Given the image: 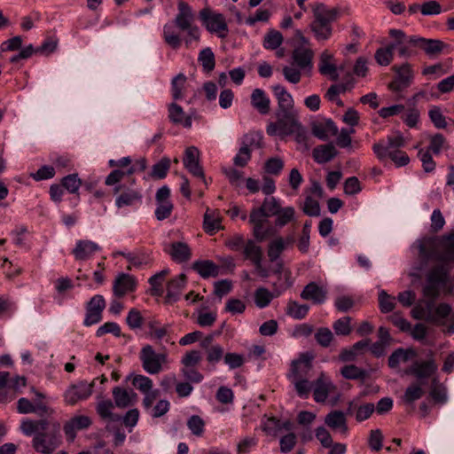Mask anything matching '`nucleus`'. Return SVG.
<instances>
[{
  "instance_id": "3",
  "label": "nucleus",
  "mask_w": 454,
  "mask_h": 454,
  "mask_svg": "<svg viewBox=\"0 0 454 454\" xmlns=\"http://www.w3.org/2000/svg\"><path fill=\"white\" fill-rule=\"evenodd\" d=\"M177 14L174 19V24L180 31L186 32L184 38L185 44L188 46L192 41H198L200 36V28L194 25L195 14L192 7L184 1L177 4Z\"/></svg>"
},
{
  "instance_id": "53",
  "label": "nucleus",
  "mask_w": 454,
  "mask_h": 454,
  "mask_svg": "<svg viewBox=\"0 0 454 454\" xmlns=\"http://www.w3.org/2000/svg\"><path fill=\"white\" fill-rule=\"evenodd\" d=\"M341 375L347 380H364L367 377L365 370L355 364L345 365L340 370Z\"/></svg>"
},
{
  "instance_id": "22",
  "label": "nucleus",
  "mask_w": 454,
  "mask_h": 454,
  "mask_svg": "<svg viewBox=\"0 0 454 454\" xmlns=\"http://www.w3.org/2000/svg\"><path fill=\"white\" fill-rule=\"evenodd\" d=\"M314 52L310 49L298 47L292 52V64L305 72H310L313 68Z\"/></svg>"
},
{
  "instance_id": "58",
  "label": "nucleus",
  "mask_w": 454,
  "mask_h": 454,
  "mask_svg": "<svg viewBox=\"0 0 454 454\" xmlns=\"http://www.w3.org/2000/svg\"><path fill=\"white\" fill-rule=\"evenodd\" d=\"M350 323V317H342L333 324V329L337 335L348 336L352 331Z\"/></svg>"
},
{
  "instance_id": "60",
  "label": "nucleus",
  "mask_w": 454,
  "mask_h": 454,
  "mask_svg": "<svg viewBox=\"0 0 454 454\" xmlns=\"http://www.w3.org/2000/svg\"><path fill=\"white\" fill-rule=\"evenodd\" d=\"M388 35L391 38L394 39V42L390 43L388 46L394 51L398 46L402 44L410 43L409 38L405 33L401 29L391 28L388 32Z\"/></svg>"
},
{
  "instance_id": "8",
  "label": "nucleus",
  "mask_w": 454,
  "mask_h": 454,
  "mask_svg": "<svg viewBox=\"0 0 454 454\" xmlns=\"http://www.w3.org/2000/svg\"><path fill=\"white\" fill-rule=\"evenodd\" d=\"M437 370L438 365L434 357V353L429 351L427 360L415 361L407 370H405V374L412 375L417 380H422L434 376Z\"/></svg>"
},
{
  "instance_id": "27",
  "label": "nucleus",
  "mask_w": 454,
  "mask_h": 454,
  "mask_svg": "<svg viewBox=\"0 0 454 454\" xmlns=\"http://www.w3.org/2000/svg\"><path fill=\"white\" fill-rule=\"evenodd\" d=\"M185 281L186 278L183 273L168 281L166 294L168 302L173 303L179 300L181 291L185 286Z\"/></svg>"
},
{
  "instance_id": "25",
  "label": "nucleus",
  "mask_w": 454,
  "mask_h": 454,
  "mask_svg": "<svg viewBox=\"0 0 454 454\" xmlns=\"http://www.w3.org/2000/svg\"><path fill=\"white\" fill-rule=\"evenodd\" d=\"M114 403L120 409H125L134 404L137 394L121 387H114L112 390Z\"/></svg>"
},
{
  "instance_id": "36",
  "label": "nucleus",
  "mask_w": 454,
  "mask_h": 454,
  "mask_svg": "<svg viewBox=\"0 0 454 454\" xmlns=\"http://www.w3.org/2000/svg\"><path fill=\"white\" fill-rule=\"evenodd\" d=\"M447 285H441L438 286V295L435 297L426 295L424 293V290H425V287L427 286V277L425 278V284L422 286V294L425 298L427 299V301H420V303L422 304V307L427 315V322H430V323L435 322V317L434 316V309H435L434 301L436 299H438L440 297L442 288L445 287Z\"/></svg>"
},
{
  "instance_id": "19",
  "label": "nucleus",
  "mask_w": 454,
  "mask_h": 454,
  "mask_svg": "<svg viewBox=\"0 0 454 454\" xmlns=\"http://www.w3.org/2000/svg\"><path fill=\"white\" fill-rule=\"evenodd\" d=\"M91 420L88 416L79 415L67 421L63 427L64 433L68 442H74L76 437V431L88 428Z\"/></svg>"
},
{
  "instance_id": "18",
  "label": "nucleus",
  "mask_w": 454,
  "mask_h": 454,
  "mask_svg": "<svg viewBox=\"0 0 454 454\" xmlns=\"http://www.w3.org/2000/svg\"><path fill=\"white\" fill-rule=\"evenodd\" d=\"M335 386L328 376L322 372L319 377L313 381V398L317 403H325L330 393L335 390Z\"/></svg>"
},
{
  "instance_id": "62",
  "label": "nucleus",
  "mask_w": 454,
  "mask_h": 454,
  "mask_svg": "<svg viewBox=\"0 0 454 454\" xmlns=\"http://www.w3.org/2000/svg\"><path fill=\"white\" fill-rule=\"evenodd\" d=\"M424 395V390L418 383L410 385L404 392V401L408 403H411L416 400L420 399Z\"/></svg>"
},
{
  "instance_id": "48",
  "label": "nucleus",
  "mask_w": 454,
  "mask_h": 454,
  "mask_svg": "<svg viewBox=\"0 0 454 454\" xmlns=\"http://www.w3.org/2000/svg\"><path fill=\"white\" fill-rule=\"evenodd\" d=\"M169 168L170 160L168 157H163L152 167V170L148 176L155 180L163 179L167 176Z\"/></svg>"
},
{
  "instance_id": "4",
  "label": "nucleus",
  "mask_w": 454,
  "mask_h": 454,
  "mask_svg": "<svg viewBox=\"0 0 454 454\" xmlns=\"http://www.w3.org/2000/svg\"><path fill=\"white\" fill-rule=\"evenodd\" d=\"M62 443L60 423H51L48 432H38L32 439V447L40 454H52Z\"/></svg>"
},
{
  "instance_id": "6",
  "label": "nucleus",
  "mask_w": 454,
  "mask_h": 454,
  "mask_svg": "<svg viewBox=\"0 0 454 454\" xmlns=\"http://www.w3.org/2000/svg\"><path fill=\"white\" fill-rule=\"evenodd\" d=\"M200 19L202 25L210 33H215L218 37L225 38L228 34V25L225 17L222 13L213 12L209 8H203L200 12Z\"/></svg>"
},
{
  "instance_id": "40",
  "label": "nucleus",
  "mask_w": 454,
  "mask_h": 454,
  "mask_svg": "<svg viewBox=\"0 0 454 454\" xmlns=\"http://www.w3.org/2000/svg\"><path fill=\"white\" fill-rule=\"evenodd\" d=\"M146 327L151 339L160 341L167 336L169 325H161L158 319L152 318L146 322Z\"/></svg>"
},
{
  "instance_id": "57",
  "label": "nucleus",
  "mask_w": 454,
  "mask_h": 454,
  "mask_svg": "<svg viewBox=\"0 0 454 454\" xmlns=\"http://www.w3.org/2000/svg\"><path fill=\"white\" fill-rule=\"evenodd\" d=\"M293 382L297 395L301 398H308L313 389V382L309 381L306 378L293 379Z\"/></svg>"
},
{
  "instance_id": "11",
  "label": "nucleus",
  "mask_w": 454,
  "mask_h": 454,
  "mask_svg": "<svg viewBox=\"0 0 454 454\" xmlns=\"http://www.w3.org/2000/svg\"><path fill=\"white\" fill-rule=\"evenodd\" d=\"M404 145V139L401 134L396 136H389L387 139H381L373 144L372 151L378 160L381 162L388 159L389 153L394 150H399L400 147Z\"/></svg>"
},
{
  "instance_id": "24",
  "label": "nucleus",
  "mask_w": 454,
  "mask_h": 454,
  "mask_svg": "<svg viewBox=\"0 0 454 454\" xmlns=\"http://www.w3.org/2000/svg\"><path fill=\"white\" fill-rule=\"evenodd\" d=\"M334 57L327 50L324 51L319 58L318 71L323 75H327L333 81L339 79L338 68L333 63Z\"/></svg>"
},
{
  "instance_id": "63",
  "label": "nucleus",
  "mask_w": 454,
  "mask_h": 454,
  "mask_svg": "<svg viewBox=\"0 0 454 454\" xmlns=\"http://www.w3.org/2000/svg\"><path fill=\"white\" fill-rule=\"evenodd\" d=\"M155 217L159 221L168 218L173 211V203L171 201L156 202Z\"/></svg>"
},
{
  "instance_id": "64",
  "label": "nucleus",
  "mask_w": 454,
  "mask_h": 454,
  "mask_svg": "<svg viewBox=\"0 0 454 454\" xmlns=\"http://www.w3.org/2000/svg\"><path fill=\"white\" fill-rule=\"evenodd\" d=\"M301 71L299 67H295L294 65L292 64L291 66H285L282 69V74L287 82L297 84L301 78Z\"/></svg>"
},
{
  "instance_id": "49",
  "label": "nucleus",
  "mask_w": 454,
  "mask_h": 454,
  "mask_svg": "<svg viewBox=\"0 0 454 454\" xmlns=\"http://www.w3.org/2000/svg\"><path fill=\"white\" fill-rule=\"evenodd\" d=\"M274 216L275 227L281 229L295 220V209L294 207H282Z\"/></svg>"
},
{
  "instance_id": "43",
  "label": "nucleus",
  "mask_w": 454,
  "mask_h": 454,
  "mask_svg": "<svg viewBox=\"0 0 454 454\" xmlns=\"http://www.w3.org/2000/svg\"><path fill=\"white\" fill-rule=\"evenodd\" d=\"M310 28L317 41L328 40L333 34L332 25L317 20L311 22Z\"/></svg>"
},
{
  "instance_id": "52",
  "label": "nucleus",
  "mask_w": 454,
  "mask_h": 454,
  "mask_svg": "<svg viewBox=\"0 0 454 454\" xmlns=\"http://www.w3.org/2000/svg\"><path fill=\"white\" fill-rule=\"evenodd\" d=\"M283 43V35L280 32L270 29L264 36L263 47L267 50H276Z\"/></svg>"
},
{
  "instance_id": "17",
  "label": "nucleus",
  "mask_w": 454,
  "mask_h": 454,
  "mask_svg": "<svg viewBox=\"0 0 454 454\" xmlns=\"http://www.w3.org/2000/svg\"><path fill=\"white\" fill-rule=\"evenodd\" d=\"M410 44L417 46L423 50L429 57H434L440 54L446 44L437 39H427L417 35H411L409 38Z\"/></svg>"
},
{
  "instance_id": "46",
  "label": "nucleus",
  "mask_w": 454,
  "mask_h": 454,
  "mask_svg": "<svg viewBox=\"0 0 454 454\" xmlns=\"http://www.w3.org/2000/svg\"><path fill=\"white\" fill-rule=\"evenodd\" d=\"M286 249V241L282 237H278L268 245L267 255L270 262H275L279 260L281 254Z\"/></svg>"
},
{
  "instance_id": "30",
  "label": "nucleus",
  "mask_w": 454,
  "mask_h": 454,
  "mask_svg": "<svg viewBox=\"0 0 454 454\" xmlns=\"http://www.w3.org/2000/svg\"><path fill=\"white\" fill-rule=\"evenodd\" d=\"M212 337L208 336L201 341L200 346L206 349L207 361L215 365L223 358L224 350L219 344L209 346Z\"/></svg>"
},
{
  "instance_id": "1",
  "label": "nucleus",
  "mask_w": 454,
  "mask_h": 454,
  "mask_svg": "<svg viewBox=\"0 0 454 454\" xmlns=\"http://www.w3.org/2000/svg\"><path fill=\"white\" fill-rule=\"evenodd\" d=\"M419 258L422 266L437 262L427 272V286L424 293L428 296L438 295V286L450 282V270L454 266V231L442 236H427L417 241Z\"/></svg>"
},
{
  "instance_id": "34",
  "label": "nucleus",
  "mask_w": 454,
  "mask_h": 454,
  "mask_svg": "<svg viewBox=\"0 0 454 454\" xmlns=\"http://www.w3.org/2000/svg\"><path fill=\"white\" fill-rule=\"evenodd\" d=\"M313 15L314 20L332 25L338 18L339 10L337 8H328L324 4H317L313 9Z\"/></svg>"
},
{
  "instance_id": "2",
  "label": "nucleus",
  "mask_w": 454,
  "mask_h": 454,
  "mask_svg": "<svg viewBox=\"0 0 454 454\" xmlns=\"http://www.w3.org/2000/svg\"><path fill=\"white\" fill-rule=\"evenodd\" d=\"M271 90L278 100L276 113L278 120L275 122H270L266 131L269 136L284 137L293 134L300 123L294 107L293 97L287 90L281 84L273 85Z\"/></svg>"
},
{
  "instance_id": "55",
  "label": "nucleus",
  "mask_w": 454,
  "mask_h": 454,
  "mask_svg": "<svg viewBox=\"0 0 454 454\" xmlns=\"http://www.w3.org/2000/svg\"><path fill=\"white\" fill-rule=\"evenodd\" d=\"M126 324L130 330L135 331L142 327L145 324V318L137 309L132 308L126 317Z\"/></svg>"
},
{
  "instance_id": "16",
  "label": "nucleus",
  "mask_w": 454,
  "mask_h": 454,
  "mask_svg": "<svg viewBox=\"0 0 454 454\" xmlns=\"http://www.w3.org/2000/svg\"><path fill=\"white\" fill-rule=\"evenodd\" d=\"M137 286V278L128 273H119L113 284V294L115 297L121 298L136 291Z\"/></svg>"
},
{
  "instance_id": "51",
  "label": "nucleus",
  "mask_w": 454,
  "mask_h": 454,
  "mask_svg": "<svg viewBox=\"0 0 454 454\" xmlns=\"http://www.w3.org/2000/svg\"><path fill=\"white\" fill-rule=\"evenodd\" d=\"M315 340L322 348H329L334 340L333 332L328 327H319L315 333Z\"/></svg>"
},
{
  "instance_id": "35",
  "label": "nucleus",
  "mask_w": 454,
  "mask_h": 454,
  "mask_svg": "<svg viewBox=\"0 0 454 454\" xmlns=\"http://www.w3.org/2000/svg\"><path fill=\"white\" fill-rule=\"evenodd\" d=\"M221 228H222V226H221V218L219 216V212L215 211V210L211 211L209 208H207L206 213L204 214V219H203L204 231L209 235H214Z\"/></svg>"
},
{
  "instance_id": "41",
  "label": "nucleus",
  "mask_w": 454,
  "mask_h": 454,
  "mask_svg": "<svg viewBox=\"0 0 454 454\" xmlns=\"http://www.w3.org/2000/svg\"><path fill=\"white\" fill-rule=\"evenodd\" d=\"M241 252L244 258L251 261L253 264L254 262L262 261V247L253 239H247V243Z\"/></svg>"
},
{
  "instance_id": "20",
  "label": "nucleus",
  "mask_w": 454,
  "mask_h": 454,
  "mask_svg": "<svg viewBox=\"0 0 454 454\" xmlns=\"http://www.w3.org/2000/svg\"><path fill=\"white\" fill-rule=\"evenodd\" d=\"M99 251L101 247L97 243L89 239H79L72 250V254L76 261H86Z\"/></svg>"
},
{
  "instance_id": "12",
  "label": "nucleus",
  "mask_w": 454,
  "mask_h": 454,
  "mask_svg": "<svg viewBox=\"0 0 454 454\" xmlns=\"http://www.w3.org/2000/svg\"><path fill=\"white\" fill-rule=\"evenodd\" d=\"M392 69L395 71V75L389 82L388 88L394 92H401L407 89L412 82L413 71L411 66L408 63L402 66H394Z\"/></svg>"
},
{
  "instance_id": "33",
  "label": "nucleus",
  "mask_w": 454,
  "mask_h": 454,
  "mask_svg": "<svg viewBox=\"0 0 454 454\" xmlns=\"http://www.w3.org/2000/svg\"><path fill=\"white\" fill-rule=\"evenodd\" d=\"M337 133L338 128L331 119L325 122H315L312 125V134L321 140H326L330 136H335Z\"/></svg>"
},
{
  "instance_id": "26",
  "label": "nucleus",
  "mask_w": 454,
  "mask_h": 454,
  "mask_svg": "<svg viewBox=\"0 0 454 454\" xmlns=\"http://www.w3.org/2000/svg\"><path fill=\"white\" fill-rule=\"evenodd\" d=\"M168 119L176 125H183L186 129H190L192 125V115H185L183 108L176 103H171L168 106Z\"/></svg>"
},
{
  "instance_id": "9",
  "label": "nucleus",
  "mask_w": 454,
  "mask_h": 454,
  "mask_svg": "<svg viewBox=\"0 0 454 454\" xmlns=\"http://www.w3.org/2000/svg\"><path fill=\"white\" fill-rule=\"evenodd\" d=\"M95 383L86 380L72 384L64 393L65 402L69 405H74L78 402L87 400L93 393Z\"/></svg>"
},
{
  "instance_id": "37",
  "label": "nucleus",
  "mask_w": 454,
  "mask_h": 454,
  "mask_svg": "<svg viewBox=\"0 0 454 454\" xmlns=\"http://www.w3.org/2000/svg\"><path fill=\"white\" fill-rule=\"evenodd\" d=\"M168 254L172 260L176 262H187L192 256L189 246L184 242L172 243Z\"/></svg>"
},
{
  "instance_id": "14",
  "label": "nucleus",
  "mask_w": 454,
  "mask_h": 454,
  "mask_svg": "<svg viewBox=\"0 0 454 454\" xmlns=\"http://www.w3.org/2000/svg\"><path fill=\"white\" fill-rule=\"evenodd\" d=\"M285 278H286V286L281 290H278L276 287V284L273 285L274 287H275L274 292H270V291H269L265 287H258L255 290V292H254V303H255L257 308L264 309V308L268 307L270 304L271 301L275 297L279 296L282 294L283 291H285L286 289H287L288 287L291 286L292 282L289 281L290 271H286L285 273Z\"/></svg>"
},
{
  "instance_id": "50",
  "label": "nucleus",
  "mask_w": 454,
  "mask_h": 454,
  "mask_svg": "<svg viewBox=\"0 0 454 454\" xmlns=\"http://www.w3.org/2000/svg\"><path fill=\"white\" fill-rule=\"evenodd\" d=\"M198 61L205 72H211L215 66V54L210 48H205L199 53Z\"/></svg>"
},
{
  "instance_id": "28",
  "label": "nucleus",
  "mask_w": 454,
  "mask_h": 454,
  "mask_svg": "<svg viewBox=\"0 0 454 454\" xmlns=\"http://www.w3.org/2000/svg\"><path fill=\"white\" fill-rule=\"evenodd\" d=\"M251 105L261 114H268L270 110V99L262 89H254L251 94Z\"/></svg>"
},
{
  "instance_id": "13",
  "label": "nucleus",
  "mask_w": 454,
  "mask_h": 454,
  "mask_svg": "<svg viewBox=\"0 0 454 454\" xmlns=\"http://www.w3.org/2000/svg\"><path fill=\"white\" fill-rule=\"evenodd\" d=\"M147 168V161L145 158H140L134 162L127 170L122 169H114L110 172V174L106 177L105 184L106 185H113L116 184V183L122 182L125 176L129 177L134 173L143 172Z\"/></svg>"
},
{
  "instance_id": "10",
  "label": "nucleus",
  "mask_w": 454,
  "mask_h": 454,
  "mask_svg": "<svg viewBox=\"0 0 454 454\" xmlns=\"http://www.w3.org/2000/svg\"><path fill=\"white\" fill-rule=\"evenodd\" d=\"M140 360L144 370L150 374H157L162 369V363L166 356L163 354H157L151 345H145L140 352Z\"/></svg>"
},
{
  "instance_id": "59",
  "label": "nucleus",
  "mask_w": 454,
  "mask_h": 454,
  "mask_svg": "<svg viewBox=\"0 0 454 454\" xmlns=\"http://www.w3.org/2000/svg\"><path fill=\"white\" fill-rule=\"evenodd\" d=\"M185 82L186 76L184 74H178L172 79L171 92L172 97L175 100H178L183 98L182 90Z\"/></svg>"
},
{
  "instance_id": "56",
  "label": "nucleus",
  "mask_w": 454,
  "mask_h": 454,
  "mask_svg": "<svg viewBox=\"0 0 454 454\" xmlns=\"http://www.w3.org/2000/svg\"><path fill=\"white\" fill-rule=\"evenodd\" d=\"M379 307L382 313H389L395 307V298L389 295L385 290L379 293Z\"/></svg>"
},
{
  "instance_id": "44",
  "label": "nucleus",
  "mask_w": 454,
  "mask_h": 454,
  "mask_svg": "<svg viewBox=\"0 0 454 454\" xmlns=\"http://www.w3.org/2000/svg\"><path fill=\"white\" fill-rule=\"evenodd\" d=\"M169 274L168 269H164L160 272L153 275L148 283L151 286V294L153 296H161L163 294L162 284L166 277Z\"/></svg>"
},
{
  "instance_id": "45",
  "label": "nucleus",
  "mask_w": 454,
  "mask_h": 454,
  "mask_svg": "<svg viewBox=\"0 0 454 454\" xmlns=\"http://www.w3.org/2000/svg\"><path fill=\"white\" fill-rule=\"evenodd\" d=\"M309 310V306L307 304H299L295 301H289L286 308V314L294 319L301 320L306 317Z\"/></svg>"
},
{
  "instance_id": "7",
  "label": "nucleus",
  "mask_w": 454,
  "mask_h": 454,
  "mask_svg": "<svg viewBox=\"0 0 454 454\" xmlns=\"http://www.w3.org/2000/svg\"><path fill=\"white\" fill-rule=\"evenodd\" d=\"M106 302L103 295L95 294L85 305L83 325L89 327L102 321Z\"/></svg>"
},
{
  "instance_id": "39",
  "label": "nucleus",
  "mask_w": 454,
  "mask_h": 454,
  "mask_svg": "<svg viewBox=\"0 0 454 454\" xmlns=\"http://www.w3.org/2000/svg\"><path fill=\"white\" fill-rule=\"evenodd\" d=\"M176 27L174 21L166 23L163 27V39L174 50L178 49L182 43L179 34L176 31Z\"/></svg>"
},
{
  "instance_id": "21",
  "label": "nucleus",
  "mask_w": 454,
  "mask_h": 454,
  "mask_svg": "<svg viewBox=\"0 0 454 454\" xmlns=\"http://www.w3.org/2000/svg\"><path fill=\"white\" fill-rule=\"evenodd\" d=\"M313 358L314 356L309 353H301L298 359L294 360L290 368L293 379L306 378L312 368Z\"/></svg>"
},
{
  "instance_id": "38",
  "label": "nucleus",
  "mask_w": 454,
  "mask_h": 454,
  "mask_svg": "<svg viewBox=\"0 0 454 454\" xmlns=\"http://www.w3.org/2000/svg\"><path fill=\"white\" fill-rule=\"evenodd\" d=\"M416 356V352L412 348L404 349L399 348L395 349L388 357L387 364L390 368H397L401 362H408Z\"/></svg>"
},
{
  "instance_id": "5",
  "label": "nucleus",
  "mask_w": 454,
  "mask_h": 454,
  "mask_svg": "<svg viewBox=\"0 0 454 454\" xmlns=\"http://www.w3.org/2000/svg\"><path fill=\"white\" fill-rule=\"evenodd\" d=\"M136 180L129 178L127 182L113 184V192L116 196L115 206L118 208L132 207L142 203L143 195L141 190L135 187Z\"/></svg>"
},
{
  "instance_id": "42",
  "label": "nucleus",
  "mask_w": 454,
  "mask_h": 454,
  "mask_svg": "<svg viewBox=\"0 0 454 454\" xmlns=\"http://www.w3.org/2000/svg\"><path fill=\"white\" fill-rule=\"evenodd\" d=\"M114 406V403L111 400H102L98 403L96 411L101 419L116 422L121 419V417L113 413Z\"/></svg>"
},
{
  "instance_id": "15",
  "label": "nucleus",
  "mask_w": 454,
  "mask_h": 454,
  "mask_svg": "<svg viewBox=\"0 0 454 454\" xmlns=\"http://www.w3.org/2000/svg\"><path fill=\"white\" fill-rule=\"evenodd\" d=\"M183 163L189 173L205 182V174L200 164V151L197 147L189 146L185 149Z\"/></svg>"
},
{
  "instance_id": "47",
  "label": "nucleus",
  "mask_w": 454,
  "mask_h": 454,
  "mask_svg": "<svg viewBox=\"0 0 454 454\" xmlns=\"http://www.w3.org/2000/svg\"><path fill=\"white\" fill-rule=\"evenodd\" d=\"M127 261L129 262L128 270H131V267L140 268L143 265H147L151 262L150 254L145 250H137L131 252V254H127Z\"/></svg>"
},
{
  "instance_id": "23",
  "label": "nucleus",
  "mask_w": 454,
  "mask_h": 454,
  "mask_svg": "<svg viewBox=\"0 0 454 454\" xmlns=\"http://www.w3.org/2000/svg\"><path fill=\"white\" fill-rule=\"evenodd\" d=\"M327 291L316 282H309L301 293V298L314 304H323L326 300Z\"/></svg>"
},
{
  "instance_id": "61",
  "label": "nucleus",
  "mask_w": 454,
  "mask_h": 454,
  "mask_svg": "<svg viewBox=\"0 0 454 454\" xmlns=\"http://www.w3.org/2000/svg\"><path fill=\"white\" fill-rule=\"evenodd\" d=\"M284 168V161L278 157L268 159L264 163V171L267 174L278 176Z\"/></svg>"
},
{
  "instance_id": "54",
  "label": "nucleus",
  "mask_w": 454,
  "mask_h": 454,
  "mask_svg": "<svg viewBox=\"0 0 454 454\" xmlns=\"http://www.w3.org/2000/svg\"><path fill=\"white\" fill-rule=\"evenodd\" d=\"M61 185L69 193L76 194L82 185V180L79 178L78 174H69L61 179Z\"/></svg>"
},
{
  "instance_id": "29",
  "label": "nucleus",
  "mask_w": 454,
  "mask_h": 454,
  "mask_svg": "<svg viewBox=\"0 0 454 454\" xmlns=\"http://www.w3.org/2000/svg\"><path fill=\"white\" fill-rule=\"evenodd\" d=\"M325 424L333 430H339L341 433L348 432L347 419L345 413L339 410L331 411L325 417Z\"/></svg>"
},
{
  "instance_id": "31",
  "label": "nucleus",
  "mask_w": 454,
  "mask_h": 454,
  "mask_svg": "<svg viewBox=\"0 0 454 454\" xmlns=\"http://www.w3.org/2000/svg\"><path fill=\"white\" fill-rule=\"evenodd\" d=\"M192 269L203 278L216 277L219 274V266L210 260L195 261Z\"/></svg>"
},
{
  "instance_id": "32",
  "label": "nucleus",
  "mask_w": 454,
  "mask_h": 454,
  "mask_svg": "<svg viewBox=\"0 0 454 454\" xmlns=\"http://www.w3.org/2000/svg\"><path fill=\"white\" fill-rule=\"evenodd\" d=\"M337 155V150L332 144L317 145L312 151L313 160L318 164L331 161Z\"/></svg>"
}]
</instances>
